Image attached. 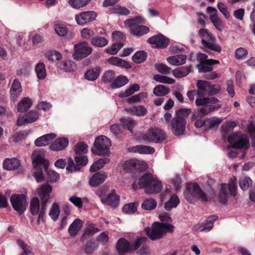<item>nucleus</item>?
<instances>
[{
  "instance_id": "obj_1",
  "label": "nucleus",
  "mask_w": 255,
  "mask_h": 255,
  "mask_svg": "<svg viewBox=\"0 0 255 255\" xmlns=\"http://www.w3.org/2000/svg\"><path fill=\"white\" fill-rule=\"evenodd\" d=\"M132 187L134 189L144 188L146 193L154 194L161 191L162 185L155 175L146 173L136 179L133 182Z\"/></svg>"
},
{
  "instance_id": "obj_2",
  "label": "nucleus",
  "mask_w": 255,
  "mask_h": 255,
  "mask_svg": "<svg viewBox=\"0 0 255 255\" xmlns=\"http://www.w3.org/2000/svg\"><path fill=\"white\" fill-rule=\"evenodd\" d=\"M190 113V109L186 108L180 109L176 111L175 116L170 123L171 131L174 134L180 135L184 133L186 125L185 119Z\"/></svg>"
},
{
  "instance_id": "obj_3",
  "label": "nucleus",
  "mask_w": 255,
  "mask_h": 255,
  "mask_svg": "<svg viewBox=\"0 0 255 255\" xmlns=\"http://www.w3.org/2000/svg\"><path fill=\"white\" fill-rule=\"evenodd\" d=\"M146 240V237H139L136 239L133 244H130L126 239L120 238L116 244L118 255H124L125 254L131 253L136 250Z\"/></svg>"
},
{
  "instance_id": "obj_4",
  "label": "nucleus",
  "mask_w": 255,
  "mask_h": 255,
  "mask_svg": "<svg viewBox=\"0 0 255 255\" xmlns=\"http://www.w3.org/2000/svg\"><path fill=\"white\" fill-rule=\"evenodd\" d=\"M174 227L168 223H154L152 229H145V232L148 237L152 240L161 238L167 232L174 231Z\"/></svg>"
},
{
  "instance_id": "obj_5",
  "label": "nucleus",
  "mask_w": 255,
  "mask_h": 255,
  "mask_svg": "<svg viewBox=\"0 0 255 255\" xmlns=\"http://www.w3.org/2000/svg\"><path fill=\"white\" fill-rule=\"evenodd\" d=\"M185 199L190 203H194L197 199L206 201L207 197L199 186L195 183H187L184 192Z\"/></svg>"
},
{
  "instance_id": "obj_6",
  "label": "nucleus",
  "mask_w": 255,
  "mask_h": 255,
  "mask_svg": "<svg viewBox=\"0 0 255 255\" xmlns=\"http://www.w3.org/2000/svg\"><path fill=\"white\" fill-rule=\"evenodd\" d=\"M143 19L140 16L127 19L124 21L125 26L128 28L131 33L135 35H142L148 32L149 28L141 24Z\"/></svg>"
},
{
  "instance_id": "obj_7",
  "label": "nucleus",
  "mask_w": 255,
  "mask_h": 255,
  "mask_svg": "<svg viewBox=\"0 0 255 255\" xmlns=\"http://www.w3.org/2000/svg\"><path fill=\"white\" fill-rule=\"evenodd\" d=\"M197 91L200 98H205V96L214 95L217 94L221 88L219 85H212L210 82L205 80H198L196 84Z\"/></svg>"
},
{
  "instance_id": "obj_8",
  "label": "nucleus",
  "mask_w": 255,
  "mask_h": 255,
  "mask_svg": "<svg viewBox=\"0 0 255 255\" xmlns=\"http://www.w3.org/2000/svg\"><path fill=\"white\" fill-rule=\"evenodd\" d=\"M237 179L235 177L230 180L228 184H222L219 192L218 199L220 202L226 203L230 195L235 196L236 195Z\"/></svg>"
},
{
  "instance_id": "obj_9",
  "label": "nucleus",
  "mask_w": 255,
  "mask_h": 255,
  "mask_svg": "<svg viewBox=\"0 0 255 255\" xmlns=\"http://www.w3.org/2000/svg\"><path fill=\"white\" fill-rule=\"evenodd\" d=\"M142 139L147 142L161 143L166 138L163 130L157 128H150L142 134Z\"/></svg>"
},
{
  "instance_id": "obj_10",
  "label": "nucleus",
  "mask_w": 255,
  "mask_h": 255,
  "mask_svg": "<svg viewBox=\"0 0 255 255\" xmlns=\"http://www.w3.org/2000/svg\"><path fill=\"white\" fill-rule=\"evenodd\" d=\"M111 145L110 138L105 136L101 135L96 138L94 142L95 150L92 149V151L94 154L108 155L109 154V149Z\"/></svg>"
},
{
  "instance_id": "obj_11",
  "label": "nucleus",
  "mask_w": 255,
  "mask_h": 255,
  "mask_svg": "<svg viewBox=\"0 0 255 255\" xmlns=\"http://www.w3.org/2000/svg\"><path fill=\"white\" fill-rule=\"evenodd\" d=\"M198 33L202 38V43L205 47L218 52L221 51V47L215 43V38L208 29L202 28Z\"/></svg>"
},
{
  "instance_id": "obj_12",
  "label": "nucleus",
  "mask_w": 255,
  "mask_h": 255,
  "mask_svg": "<svg viewBox=\"0 0 255 255\" xmlns=\"http://www.w3.org/2000/svg\"><path fill=\"white\" fill-rule=\"evenodd\" d=\"M228 141L232 147L240 149H247L249 147V139L246 134L237 132L228 137Z\"/></svg>"
},
{
  "instance_id": "obj_13",
  "label": "nucleus",
  "mask_w": 255,
  "mask_h": 255,
  "mask_svg": "<svg viewBox=\"0 0 255 255\" xmlns=\"http://www.w3.org/2000/svg\"><path fill=\"white\" fill-rule=\"evenodd\" d=\"M92 50V48L86 42L76 44L74 46L73 58L76 60H81L89 55Z\"/></svg>"
},
{
  "instance_id": "obj_14",
  "label": "nucleus",
  "mask_w": 255,
  "mask_h": 255,
  "mask_svg": "<svg viewBox=\"0 0 255 255\" xmlns=\"http://www.w3.org/2000/svg\"><path fill=\"white\" fill-rule=\"evenodd\" d=\"M99 197L104 205H108L113 208H116L119 205L120 197L115 190H112L108 193L102 192L99 195Z\"/></svg>"
},
{
  "instance_id": "obj_15",
  "label": "nucleus",
  "mask_w": 255,
  "mask_h": 255,
  "mask_svg": "<svg viewBox=\"0 0 255 255\" xmlns=\"http://www.w3.org/2000/svg\"><path fill=\"white\" fill-rule=\"evenodd\" d=\"M10 202L14 209L20 214L24 212L27 205L26 195H13L10 197Z\"/></svg>"
},
{
  "instance_id": "obj_16",
  "label": "nucleus",
  "mask_w": 255,
  "mask_h": 255,
  "mask_svg": "<svg viewBox=\"0 0 255 255\" xmlns=\"http://www.w3.org/2000/svg\"><path fill=\"white\" fill-rule=\"evenodd\" d=\"M97 13L93 11H86L76 14L75 19L77 24L84 25L96 19Z\"/></svg>"
},
{
  "instance_id": "obj_17",
  "label": "nucleus",
  "mask_w": 255,
  "mask_h": 255,
  "mask_svg": "<svg viewBox=\"0 0 255 255\" xmlns=\"http://www.w3.org/2000/svg\"><path fill=\"white\" fill-rule=\"evenodd\" d=\"M32 159L34 168L41 166L47 169L49 162L44 157V154L41 150H34L32 154Z\"/></svg>"
},
{
  "instance_id": "obj_18",
  "label": "nucleus",
  "mask_w": 255,
  "mask_h": 255,
  "mask_svg": "<svg viewBox=\"0 0 255 255\" xmlns=\"http://www.w3.org/2000/svg\"><path fill=\"white\" fill-rule=\"evenodd\" d=\"M147 167V165L145 162L135 159L127 160L123 165V169L126 172H129L134 169L144 170Z\"/></svg>"
},
{
  "instance_id": "obj_19",
  "label": "nucleus",
  "mask_w": 255,
  "mask_h": 255,
  "mask_svg": "<svg viewBox=\"0 0 255 255\" xmlns=\"http://www.w3.org/2000/svg\"><path fill=\"white\" fill-rule=\"evenodd\" d=\"M39 116L37 112L31 110L23 116L19 117L17 120V124L21 126L26 124L34 123L38 120Z\"/></svg>"
},
{
  "instance_id": "obj_20",
  "label": "nucleus",
  "mask_w": 255,
  "mask_h": 255,
  "mask_svg": "<svg viewBox=\"0 0 255 255\" xmlns=\"http://www.w3.org/2000/svg\"><path fill=\"white\" fill-rule=\"evenodd\" d=\"M36 191L41 198V205H47V202L50 198V193L52 191L51 186L48 184H45L37 188Z\"/></svg>"
},
{
  "instance_id": "obj_21",
  "label": "nucleus",
  "mask_w": 255,
  "mask_h": 255,
  "mask_svg": "<svg viewBox=\"0 0 255 255\" xmlns=\"http://www.w3.org/2000/svg\"><path fill=\"white\" fill-rule=\"evenodd\" d=\"M219 108V107H216L215 106L206 105L203 107L198 108L194 111L192 120L203 119L205 116L207 115L210 113Z\"/></svg>"
},
{
  "instance_id": "obj_22",
  "label": "nucleus",
  "mask_w": 255,
  "mask_h": 255,
  "mask_svg": "<svg viewBox=\"0 0 255 255\" xmlns=\"http://www.w3.org/2000/svg\"><path fill=\"white\" fill-rule=\"evenodd\" d=\"M148 42L157 48H164L168 45L169 40L163 35L158 34L149 38Z\"/></svg>"
},
{
  "instance_id": "obj_23",
  "label": "nucleus",
  "mask_w": 255,
  "mask_h": 255,
  "mask_svg": "<svg viewBox=\"0 0 255 255\" xmlns=\"http://www.w3.org/2000/svg\"><path fill=\"white\" fill-rule=\"evenodd\" d=\"M107 178L105 172L99 171L94 173L90 178L89 184L91 186L96 187L103 183Z\"/></svg>"
},
{
  "instance_id": "obj_24",
  "label": "nucleus",
  "mask_w": 255,
  "mask_h": 255,
  "mask_svg": "<svg viewBox=\"0 0 255 255\" xmlns=\"http://www.w3.org/2000/svg\"><path fill=\"white\" fill-rule=\"evenodd\" d=\"M69 25L67 24L55 21L53 24V29L57 35L60 37H63L67 35L69 31Z\"/></svg>"
},
{
  "instance_id": "obj_25",
  "label": "nucleus",
  "mask_w": 255,
  "mask_h": 255,
  "mask_svg": "<svg viewBox=\"0 0 255 255\" xmlns=\"http://www.w3.org/2000/svg\"><path fill=\"white\" fill-rule=\"evenodd\" d=\"M22 92V87L20 82L15 79L10 88V94L11 100L15 102L20 95Z\"/></svg>"
},
{
  "instance_id": "obj_26",
  "label": "nucleus",
  "mask_w": 255,
  "mask_h": 255,
  "mask_svg": "<svg viewBox=\"0 0 255 255\" xmlns=\"http://www.w3.org/2000/svg\"><path fill=\"white\" fill-rule=\"evenodd\" d=\"M69 140L66 137L56 139L50 146L53 151H60L64 149L68 144Z\"/></svg>"
},
{
  "instance_id": "obj_27",
  "label": "nucleus",
  "mask_w": 255,
  "mask_h": 255,
  "mask_svg": "<svg viewBox=\"0 0 255 255\" xmlns=\"http://www.w3.org/2000/svg\"><path fill=\"white\" fill-rule=\"evenodd\" d=\"M55 137L56 135L54 133L46 134L37 138L34 143L37 146H44L48 145Z\"/></svg>"
},
{
  "instance_id": "obj_28",
  "label": "nucleus",
  "mask_w": 255,
  "mask_h": 255,
  "mask_svg": "<svg viewBox=\"0 0 255 255\" xmlns=\"http://www.w3.org/2000/svg\"><path fill=\"white\" fill-rule=\"evenodd\" d=\"M124 110L127 113L138 117L144 116L147 112L146 108L142 105L126 108Z\"/></svg>"
},
{
  "instance_id": "obj_29",
  "label": "nucleus",
  "mask_w": 255,
  "mask_h": 255,
  "mask_svg": "<svg viewBox=\"0 0 255 255\" xmlns=\"http://www.w3.org/2000/svg\"><path fill=\"white\" fill-rule=\"evenodd\" d=\"M237 126V124L234 121H228L223 124L221 126V133L222 138H228L229 134L233 130L234 128Z\"/></svg>"
},
{
  "instance_id": "obj_30",
  "label": "nucleus",
  "mask_w": 255,
  "mask_h": 255,
  "mask_svg": "<svg viewBox=\"0 0 255 255\" xmlns=\"http://www.w3.org/2000/svg\"><path fill=\"white\" fill-rule=\"evenodd\" d=\"M187 56L184 54L171 56L166 58L167 61L173 66H180L186 63Z\"/></svg>"
},
{
  "instance_id": "obj_31",
  "label": "nucleus",
  "mask_w": 255,
  "mask_h": 255,
  "mask_svg": "<svg viewBox=\"0 0 255 255\" xmlns=\"http://www.w3.org/2000/svg\"><path fill=\"white\" fill-rule=\"evenodd\" d=\"M130 152H137L140 154H151L155 149L153 147L143 145H137L129 147L128 149Z\"/></svg>"
},
{
  "instance_id": "obj_32",
  "label": "nucleus",
  "mask_w": 255,
  "mask_h": 255,
  "mask_svg": "<svg viewBox=\"0 0 255 255\" xmlns=\"http://www.w3.org/2000/svg\"><path fill=\"white\" fill-rule=\"evenodd\" d=\"M83 223L80 219H76L69 226L68 232L70 236H75L81 229Z\"/></svg>"
},
{
  "instance_id": "obj_33",
  "label": "nucleus",
  "mask_w": 255,
  "mask_h": 255,
  "mask_svg": "<svg viewBox=\"0 0 255 255\" xmlns=\"http://www.w3.org/2000/svg\"><path fill=\"white\" fill-rule=\"evenodd\" d=\"M20 165L19 160L16 158H7L4 160L3 163V168L7 170L17 169Z\"/></svg>"
},
{
  "instance_id": "obj_34",
  "label": "nucleus",
  "mask_w": 255,
  "mask_h": 255,
  "mask_svg": "<svg viewBox=\"0 0 255 255\" xmlns=\"http://www.w3.org/2000/svg\"><path fill=\"white\" fill-rule=\"evenodd\" d=\"M32 104V102L31 99L25 97L18 103L17 110L19 112H24L30 109Z\"/></svg>"
},
{
  "instance_id": "obj_35",
  "label": "nucleus",
  "mask_w": 255,
  "mask_h": 255,
  "mask_svg": "<svg viewBox=\"0 0 255 255\" xmlns=\"http://www.w3.org/2000/svg\"><path fill=\"white\" fill-rule=\"evenodd\" d=\"M101 72V68L95 67L88 70L85 73L84 77L87 80L93 81L96 80L99 77Z\"/></svg>"
},
{
  "instance_id": "obj_36",
  "label": "nucleus",
  "mask_w": 255,
  "mask_h": 255,
  "mask_svg": "<svg viewBox=\"0 0 255 255\" xmlns=\"http://www.w3.org/2000/svg\"><path fill=\"white\" fill-rule=\"evenodd\" d=\"M190 71V66L180 67L172 70V75L175 78H181L186 76Z\"/></svg>"
},
{
  "instance_id": "obj_37",
  "label": "nucleus",
  "mask_w": 255,
  "mask_h": 255,
  "mask_svg": "<svg viewBox=\"0 0 255 255\" xmlns=\"http://www.w3.org/2000/svg\"><path fill=\"white\" fill-rule=\"evenodd\" d=\"M180 200L176 194L170 195L169 200L165 203L164 208L166 210L170 211L176 208L179 204Z\"/></svg>"
},
{
  "instance_id": "obj_38",
  "label": "nucleus",
  "mask_w": 255,
  "mask_h": 255,
  "mask_svg": "<svg viewBox=\"0 0 255 255\" xmlns=\"http://www.w3.org/2000/svg\"><path fill=\"white\" fill-rule=\"evenodd\" d=\"M40 202L37 197L32 198L30 201L29 210L33 215H37L40 211Z\"/></svg>"
},
{
  "instance_id": "obj_39",
  "label": "nucleus",
  "mask_w": 255,
  "mask_h": 255,
  "mask_svg": "<svg viewBox=\"0 0 255 255\" xmlns=\"http://www.w3.org/2000/svg\"><path fill=\"white\" fill-rule=\"evenodd\" d=\"M140 87L137 84H134L130 86L128 88L124 91H122L119 94V97L121 98H126L132 95L134 92L138 91Z\"/></svg>"
},
{
  "instance_id": "obj_40",
  "label": "nucleus",
  "mask_w": 255,
  "mask_h": 255,
  "mask_svg": "<svg viewBox=\"0 0 255 255\" xmlns=\"http://www.w3.org/2000/svg\"><path fill=\"white\" fill-rule=\"evenodd\" d=\"M16 244L22 251L19 255H34L31 247L26 244L23 240L17 239L16 240Z\"/></svg>"
},
{
  "instance_id": "obj_41",
  "label": "nucleus",
  "mask_w": 255,
  "mask_h": 255,
  "mask_svg": "<svg viewBox=\"0 0 255 255\" xmlns=\"http://www.w3.org/2000/svg\"><path fill=\"white\" fill-rule=\"evenodd\" d=\"M128 82V78L124 75H120L115 79L111 85L112 88L117 89L121 88Z\"/></svg>"
},
{
  "instance_id": "obj_42",
  "label": "nucleus",
  "mask_w": 255,
  "mask_h": 255,
  "mask_svg": "<svg viewBox=\"0 0 255 255\" xmlns=\"http://www.w3.org/2000/svg\"><path fill=\"white\" fill-rule=\"evenodd\" d=\"M35 71L38 79L43 80L46 78V72L45 66L43 63L39 62L37 63L35 66Z\"/></svg>"
},
{
  "instance_id": "obj_43",
  "label": "nucleus",
  "mask_w": 255,
  "mask_h": 255,
  "mask_svg": "<svg viewBox=\"0 0 255 255\" xmlns=\"http://www.w3.org/2000/svg\"><path fill=\"white\" fill-rule=\"evenodd\" d=\"M91 0H68V3L73 8L80 9L86 6Z\"/></svg>"
},
{
  "instance_id": "obj_44",
  "label": "nucleus",
  "mask_w": 255,
  "mask_h": 255,
  "mask_svg": "<svg viewBox=\"0 0 255 255\" xmlns=\"http://www.w3.org/2000/svg\"><path fill=\"white\" fill-rule=\"evenodd\" d=\"M169 92V88L163 85H158L155 86L153 90V94L158 97L165 96L167 95Z\"/></svg>"
},
{
  "instance_id": "obj_45",
  "label": "nucleus",
  "mask_w": 255,
  "mask_h": 255,
  "mask_svg": "<svg viewBox=\"0 0 255 255\" xmlns=\"http://www.w3.org/2000/svg\"><path fill=\"white\" fill-rule=\"evenodd\" d=\"M223 121V119L217 117H211L205 119V126L212 129L217 128Z\"/></svg>"
},
{
  "instance_id": "obj_46",
  "label": "nucleus",
  "mask_w": 255,
  "mask_h": 255,
  "mask_svg": "<svg viewBox=\"0 0 255 255\" xmlns=\"http://www.w3.org/2000/svg\"><path fill=\"white\" fill-rule=\"evenodd\" d=\"M147 94L146 92H141L138 94L132 96L126 100L128 103L132 104L140 103L141 101L147 98Z\"/></svg>"
},
{
  "instance_id": "obj_47",
  "label": "nucleus",
  "mask_w": 255,
  "mask_h": 255,
  "mask_svg": "<svg viewBox=\"0 0 255 255\" xmlns=\"http://www.w3.org/2000/svg\"><path fill=\"white\" fill-rule=\"evenodd\" d=\"M48 215L53 221H56L58 220L60 215V207L58 203H53Z\"/></svg>"
},
{
  "instance_id": "obj_48",
  "label": "nucleus",
  "mask_w": 255,
  "mask_h": 255,
  "mask_svg": "<svg viewBox=\"0 0 255 255\" xmlns=\"http://www.w3.org/2000/svg\"><path fill=\"white\" fill-rule=\"evenodd\" d=\"M60 68L66 72L73 71L76 69V65L71 60H65L59 66Z\"/></svg>"
},
{
  "instance_id": "obj_49",
  "label": "nucleus",
  "mask_w": 255,
  "mask_h": 255,
  "mask_svg": "<svg viewBox=\"0 0 255 255\" xmlns=\"http://www.w3.org/2000/svg\"><path fill=\"white\" fill-rule=\"evenodd\" d=\"M197 60L200 62V63H206L209 65L217 64L219 63L218 60L214 59H208L207 55L204 53H198L197 54Z\"/></svg>"
},
{
  "instance_id": "obj_50",
  "label": "nucleus",
  "mask_w": 255,
  "mask_h": 255,
  "mask_svg": "<svg viewBox=\"0 0 255 255\" xmlns=\"http://www.w3.org/2000/svg\"><path fill=\"white\" fill-rule=\"evenodd\" d=\"M109 162V159L107 158H101L96 161L90 167L91 172H95L101 168L107 163Z\"/></svg>"
},
{
  "instance_id": "obj_51",
  "label": "nucleus",
  "mask_w": 255,
  "mask_h": 255,
  "mask_svg": "<svg viewBox=\"0 0 255 255\" xmlns=\"http://www.w3.org/2000/svg\"><path fill=\"white\" fill-rule=\"evenodd\" d=\"M91 43L96 47H103L108 45V40L105 37L96 36L92 39Z\"/></svg>"
},
{
  "instance_id": "obj_52",
  "label": "nucleus",
  "mask_w": 255,
  "mask_h": 255,
  "mask_svg": "<svg viewBox=\"0 0 255 255\" xmlns=\"http://www.w3.org/2000/svg\"><path fill=\"white\" fill-rule=\"evenodd\" d=\"M124 46L123 42H115L111 46L105 49V51L106 53L111 54H116L119 50Z\"/></svg>"
},
{
  "instance_id": "obj_53",
  "label": "nucleus",
  "mask_w": 255,
  "mask_h": 255,
  "mask_svg": "<svg viewBox=\"0 0 255 255\" xmlns=\"http://www.w3.org/2000/svg\"><path fill=\"white\" fill-rule=\"evenodd\" d=\"M153 79L158 82L167 84H172L175 82V80L173 78L159 74L154 75Z\"/></svg>"
},
{
  "instance_id": "obj_54",
  "label": "nucleus",
  "mask_w": 255,
  "mask_h": 255,
  "mask_svg": "<svg viewBox=\"0 0 255 255\" xmlns=\"http://www.w3.org/2000/svg\"><path fill=\"white\" fill-rule=\"evenodd\" d=\"M108 62L113 65L128 68V63L117 57H111L107 60Z\"/></svg>"
},
{
  "instance_id": "obj_55",
  "label": "nucleus",
  "mask_w": 255,
  "mask_h": 255,
  "mask_svg": "<svg viewBox=\"0 0 255 255\" xmlns=\"http://www.w3.org/2000/svg\"><path fill=\"white\" fill-rule=\"evenodd\" d=\"M218 101L219 100L215 97H205V98H199L196 99L195 101V104L198 106H204L210 103H217Z\"/></svg>"
},
{
  "instance_id": "obj_56",
  "label": "nucleus",
  "mask_w": 255,
  "mask_h": 255,
  "mask_svg": "<svg viewBox=\"0 0 255 255\" xmlns=\"http://www.w3.org/2000/svg\"><path fill=\"white\" fill-rule=\"evenodd\" d=\"M120 121L124 128L127 127L130 132L132 131V128L136 125V122L130 118H122L120 119Z\"/></svg>"
},
{
  "instance_id": "obj_57",
  "label": "nucleus",
  "mask_w": 255,
  "mask_h": 255,
  "mask_svg": "<svg viewBox=\"0 0 255 255\" xmlns=\"http://www.w3.org/2000/svg\"><path fill=\"white\" fill-rule=\"evenodd\" d=\"M147 57V54L143 51L136 52L132 56L133 61L136 63L144 62Z\"/></svg>"
},
{
  "instance_id": "obj_58",
  "label": "nucleus",
  "mask_w": 255,
  "mask_h": 255,
  "mask_svg": "<svg viewBox=\"0 0 255 255\" xmlns=\"http://www.w3.org/2000/svg\"><path fill=\"white\" fill-rule=\"evenodd\" d=\"M253 184V181L249 177H244L240 179L239 185L240 188L243 190H247Z\"/></svg>"
},
{
  "instance_id": "obj_59",
  "label": "nucleus",
  "mask_w": 255,
  "mask_h": 255,
  "mask_svg": "<svg viewBox=\"0 0 255 255\" xmlns=\"http://www.w3.org/2000/svg\"><path fill=\"white\" fill-rule=\"evenodd\" d=\"M80 33L82 38L86 40H90L91 41L92 39L94 38L95 35L94 31L89 28H83Z\"/></svg>"
},
{
  "instance_id": "obj_60",
  "label": "nucleus",
  "mask_w": 255,
  "mask_h": 255,
  "mask_svg": "<svg viewBox=\"0 0 255 255\" xmlns=\"http://www.w3.org/2000/svg\"><path fill=\"white\" fill-rule=\"evenodd\" d=\"M98 248V245L94 242H90L86 243L84 247V252L88 255H92Z\"/></svg>"
},
{
  "instance_id": "obj_61",
  "label": "nucleus",
  "mask_w": 255,
  "mask_h": 255,
  "mask_svg": "<svg viewBox=\"0 0 255 255\" xmlns=\"http://www.w3.org/2000/svg\"><path fill=\"white\" fill-rule=\"evenodd\" d=\"M217 218L218 217L215 215L209 217L207 220V224L205 225V227L201 230V231L205 232L210 231L213 227V222L216 221Z\"/></svg>"
},
{
  "instance_id": "obj_62",
  "label": "nucleus",
  "mask_w": 255,
  "mask_h": 255,
  "mask_svg": "<svg viewBox=\"0 0 255 255\" xmlns=\"http://www.w3.org/2000/svg\"><path fill=\"white\" fill-rule=\"evenodd\" d=\"M137 210V204L130 203L125 205L123 208V211L128 214H131Z\"/></svg>"
},
{
  "instance_id": "obj_63",
  "label": "nucleus",
  "mask_w": 255,
  "mask_h": 255,
  "mask_svg": "<svg viewBox=\"0 0 255 255\" xmlns=\"http://www.w3.org/2000/svg\"><path fill=\"white\" fill-rule=\"evenodd\" d=\"M115 79V74L112 70L106 71L102 76V80L104 82H113Z\"/></svg>"
},
{
  "instance_id": "obj_64",
  "label": "nucleus",
  "mask_w": 255,
  "mask_h": 255,
  "mask_svg": "<svg viewBox=\"0 0 255 255\" xmlns=\"http://www.w3.org/2000/svg\"><path fill=\"white\" fill-rule=\"evenodd\" d=\"M141 206L143 209L145 210H152L156 207V202L152 199H147L142 203Z\"/></svg>"
}]
</instances>
